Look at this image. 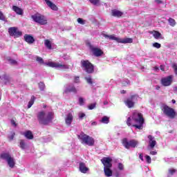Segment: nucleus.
<instances>
[{
	"mask_svg": "<svg viewBox=\"0 0 177 177\" xmlns=\"http://www.w3.org/2000/svg\"><path fill=\"white\" fill-rule=\"evenodd\" d=\"M139 158L141 159L142 161H143V154L142 153H140Z\"/></svg>",
	"mask_w": 177,
	"mask_h": 177,
	"instance_id": "5fc2aeb1",
	"label": "nucleus"
},
{
	"mask_svg": "<svg viewBox=\"0 0 177 177\" xmlns=\"http://www.w3.org/2000/svg\"><path fill=\"white\" fill-rule=\"evenodd\" d=\"M172 78H174V76L169 75L166 77H163L161 79V84L163 85V86H169L171 84H172Z\"/></svg>",
	"mask_w": 177,
	"mask_h": 177,
	"instance_id": "ddd939ff",
	"label": "nucleus"
},
{
	"mask_svg": "<svg viewBox=\"0 0 177 177\" xmlns=\"http://www.w3.org/2000/svg\"><path fill=\"white\" fill-rule=\"evenodd\" d=\"M14 138H15V133H12V134L10 136V140H13Z\"/></svg>",
	"mask_w": 177,
	"mask_h": 177,
	"instance_id": "864d4df0",
	"label": "nucleus"
},
{
	"mask_svg": "<svg viewBox=\"0 0 177 177\" xmlns=\"http://www.w3.org/2000/svg\"><path fill=\"white\" fill-rule=\"evenodd\" d=\"M39 88L40 89V91H44L45 89V84L42 82H40L39 83Z\"/></svg>",
	"mask_w": 177,
	"mask_h": 177,
	"instance_id": "e433bc0d",
	"label": "nucleus"
},
{
	"mask_svg": "<svg viewBox=\"0 0 177 177\" xmlns=\"http://www.w3.org/2000/svg\"><path fill=\"white\" fill-rule=\"evenodd\" d=\"M73 113H69L67 114L66 118L65 119L66 125H71V123L73 122Z\"/></svg>",
	"mask_w": 177,
	"mask_h": 177,
	"instance_id": "aec40b11",
	"label": "nucleus"
},
{
	"mask_svg": "<svg viewBox=\"0 0 177 177\" xmlns=\"http://www.w3.org/2000/svg\"><path fill=\"white\" fill-rule=\"evenodd\" d=\"M36 61L38 62L39 64H45L46 66V63L44 62V59L41 57H37Z\"/></svg>",
	"mask_w": 177,
	"mask_h": 177,
	"instance_id": "2f4dec72",
	"label": "nucleus"
},
{
	"mask_svg": "<svg viewBox=\"0 0 177 177\" xmlns=\"http://www.w3.org/2000/svg\"><path fill=\"white\" fill-rule=\"evenodd\" d=\"M77 137L84 145H87V146H93L95 145V139L84 132H81L80 135H77Z\"/></svg>",
	"mask_w": 177,
	"mask_h": 177,
	"instance_id": "39448f33",
	"label": "nucleus"
},
{
	"mask_svg": "<svg viewBox=\"0 0 177 177\" xmlns=\"http://www.w3.org/2000/svg\"><path fill=\"white\" fill-rule=\"evenodd\" d=\"M153 37L156 38V39H158V38H161V33H160L158 31H155Z\"/></svg>",
	"mask_w": 177,
	"mask_h": 177,
	"instance_id": "72a5a7b5",
	"label": "nucleus"
},
{
	"mask_svg": "<svg viewBox=\"0 0 177 177\" xmlns=\"http://www.w3.org/2000/svg\"><path fill=\"white\" fill-rule=\"evenodd\" d=\"M171 102H172L173 104H175V103H176V101L175 100H172Z\"/></svg>",
	"mask_w": 177,
	"mask_h": 177,
	"instance_id": "052dcab7",
	"label": "nucleus"
},
{
	"mask_svg": "<svg viewBox=\"0 0 177 177\" xmlns=\"http://www.w3.org/2000/svg\"><path fill=\"white\" fill-rule=\"evenodd\" d=\"M89 48L90 50L92 52L93 55L96 57H100V56H102V55H103V50L97 47L90 45Z\"/></svg>",
	"mask_w": 177,
	"mask_h": 177,
	"instance_id": "f8f14e48",
	"label": "nucleus"
},
{
	"mask_svg": "<svg viewBox=\"0 0 177 177\" xmlns=\"http://www.w3.org/2000/svg\"><path fill=\"white\" fill-rule=\"evenodd\" d=\"M132 122H134L135 124H133L132 127L136 128V129H142L143 124L145 122V119L143 118V115L142 113L135 111L133 113L131 116Z\"/></svg>",
	"mask_w": 177,
	"mask_h": 177,
	"instance_id": "f03ea898",
	"label": "nucleus"
},
{
	"mask_svg": "<svg viewBox=\"0 0 177 177\" xmlns=\"http://www.w3.org/2000/svg\"><path fill=\"white\" fill-rule=\"evenodd\" d=\"M44 45L48 48V49H52V43L48 39H46L44 41Z\"/></svg>",
	"mask_w": 177,
	"mask_h": 177,
	"instance_id": "bb28decb",
	"label": "nucleus"
},
{
	"mask_svg": "<svg viewBox=\"0 0 177 177\" xmlns=\"http://www.w3.org/2000/svg\"><path fill=\"white\" fill-rule=\"evenodd\" d=\"M45 2L47 3V1H49V0H44Z\"/></svg>",
	"mask_w": 177,
	"mask_h": 177,
	"instance_id": "774afa93",
	"label": "nucleus"
},
{
	"mask_svg": "<svg viewBox=\"0 0 177 177\" xmlns=\"http://www.w3.org/2000/svg\"><path fill=\"white\" fill-rule=\"evenodd\" d=\"M71 92H73V93H77V88H75L73 84H66L64 93H71Z\"/></svg>",
	"mask_w": 177,
	"mask_h": 177,
	"instance_id": "2eb2a0df",
	"label": "nucleus"
},
{
	"mask_svg": "<svg viewBox=\"0 0 177 177\" xmlns=\"http://www.w3.org/2000/svg\"><path fill=\"white\" fill-rule=\"evenodd\" d=\"M92 125H96V122H92Z\"/></svg>",
	"mask_w": 177,
	"mask_h": 177,
	"instance_id": "e2e57ef3",
	"label": "nucleus"
},
{
	"mask_svg": "<svg viewBox=\"0 0 177 177\" xmlns=\"http://www.w3.org/2000/svg\"><path fill=\"white\" fill-rule=\"evenodd\" d=\"M101 122L102 124H109L110 122V118L107 116H104L101 120Z\"/></svg>",
	"mask_w": 177,
	"mask_h": 177,
	"instance_id": "cd10ccee",
	"label": "nucleus"
},
{
	"mask_svg": "<svg viewBox=\"0 0 177 177\" xmlns=\"http://www.w3.org/2000/svg\"><path fill=\"white\" fill-rule=\"evenodd\" d=\"M79 169L82 174H86L89 171V168L86 167V165L84 162H80L79 164Z\"/></svg>",
	"mask_w": 177,
	"mask_h": 177,
	"instance_id": "a211bd4d",
	"label": "nucleus"
},
{
	"mask_svg": "<svg viewBox=\"0 0 177 177\" xmlns=\"http://www.w3.org/2000/svg\"><path fill=\"white\" fill-rule=\"evenodd\" d=\"M122 85H124V86H127V85H129V80H127L126 81L123 82Z\"/></svg>",
	"mask_w": 177,
	"mask_h": 177,
	"instance_id": "09e8293b",
	"label": "nucleus"
},
{
	"mask_svg": "<svg viewBox=\"0 0 177 177\" xmlns=\"http://www.w3.org/2000/svg\"><path fill=\"white\" fill-rule=\"evenodd\" d=\"M176 172V170L175 169H169V174H170V175H174V174H175Z\"/></svg>",
	"mask_w": 177,
	"mask_h": 177,
	"instance_id": "de8ad7c7",
	"label": "nucleus"
},
{
	"mask_svg": "<svg viewBox=\"0 0 177 177\" xmlns=\"http://www.w3.org/2000/svg\"><path fill=\"white\" fill-rule=\"evenodd\" d=\"M77 23H79V24H85V20L82 19V18H78L77 19Z\"/></svg>",
	"mask_w": 177,
	"mask_h": 177,
	"instance_id": "79ce46f5",
	"label": "nucleus"
},
{
	"mask_svg": "<svg viewBox=\"0 0 177 177\" xmlns=\"http://www.w3.org/2000/svg\"><path fill=\"white\" fill-rule=\"evenodd\" d=\"M8 62L10 63V64H12V66H15V64H17V61L15 59H12L10 58H8Z\"/></svg>",
	"mask_w": 177,
	"mask_h": 177,
	"instance_id": "473e14b6",
	"label": "nucleus"
},
{
	"mask_svg": "<svg viewBox=\"0 0 177 177\" xmlns=\"http://www.w3.org/2000/svg\"><path fill=\"white\" fill-rule=\"evenodd\" d=\"M133 39L132 38L120 39L119 44H132Z\"/></svg>",
	"mask_w": 177,
	"mask_h": 177,
	"instance_id": "4be33fe9",
	"label": "nucleus"
},
{
	"mask_svg": "<svg viewBox=\"0 0 177 177\" xmlns=\"http://www.w3.org/2000/svg\"><path fill=\"white\" fill-rule=\"evenodd\" d=\"M0 158H1L2 160H5L8 162L10 168H15V165H16V160H15V158L10 156V153H2L0 155Z\"/></svg>",
	"mask_w": 177,
	"mask_h": 177,
	"instance_id": "0eeeda50",
	"label": "nucleus"
},
{
	"mask_svg": "<svg viewBox=\"0 0 177 177\" xmlns=\"http://www.w3.org/2000/svg\"><path fill=\"white\" fill-rule=\"evenodd\" d=\"M150 154H151V156H156V154H157V151H151L150 152Z\"/></svg>",
	"mask_w": 177,
	"mask_h": 177,
	"instance_id": "603ef678",
	"label": "nucleus"
},
{
	"mask_svg": "<svg viewBox=\"0 0 177 177\" xmlns=\"http://www.w3.org/2000/svg\"><path fill=\"white\" fill-rule=\"evenodd\" d=\"M174 91H177V86L174 87Z\"/></svg>",
	"mask_w": 177,
	"mask_h": 177,
	"instance_id": "69168bd1",
	"label": "nucleus"
},
{
	"mask_svg": "<svg viewBox=\"0 0 177 177\" xmlns=\"http://www.w3.org/2000/svg\"><path fill=\"white\" fill-rule=\"evenodd\" d=\"M2 79L4 80L6 82H9V81H10V77H9L8 75H3L2 76Z\"/></svg>",
	"mask_w": 177,
	"mask_h": 177,
	"instance_id": "c9c22d12",
	"label": "nucleus"
},
{
	"mask_svg": "<svg viewBox=\"0 0 177 177\" xmlns=\"http://www.w3.org/2000/svg\"><path fill=\"white\" fill-rule=\"evenodd\" d=\"M168 22L169 24V26L171 27H175L176 26V21L173 18H169Z\"/></svg>",
	"mask_w": 177,
	"mask_h": 177,
	"instance_id": "a878e982",
	"label": "nucleus"
},
{
	"mask_svg": "<svg viewBox=\"0 0 177 177\" xmlns=\"http://www.w3.org/2000/svg\"><path fill=\"white\" fill-rule=\"evenodd\" d=\"M160 70H161L162 71H165V68H164V66L161 65V66H160Z\"/></svg>",
	"mask_w": 177,
	"mask_h": 177,
	"instance_id": "6e6d98bb",
	"label": "nucleus"
},
{
	"mask_svg": "<svg viewBox=\"0 0 177 177\" xmlns=\"http://www.w3.org/2000/svg\"><path fill=\"white\" fill-rule=\"evenodd\" d=\"M122 143L124 147H125V149H131V147H132L133 149H135V147H136V146L139 145V142L136 140H128L127 138H124L122 141Z\"/></svg>",
	"mask_w": 177,
	"mask_h": 177,
	"instance_id": "1a4fd4ad",
	"label": "nucleus"
},
{
	"mask_svg": "<svg viewBox=\"0 0 177 177\" xmlns=\"http://www.w3.org/2000/svg\"><path fill=\"white\" fill-rule=\"evenodd\" d=\"M84 117H85V113H79V118L82 120V118H84Z\"/></svg>",
	"mask_w": 177,
	"mask_h": 177,
	"instance_id": "8fccbe9b",
	"label": "nucleus"
},
{
	"mask_svg": "<svg viewBox=\"0 0 177 177\" xmlns=\"http://www.w3.org/2000/svg\"><path fill=\"white\" fill-rule=\"evenodd\" d=\"M32 19L35 21V23H38L39 24H41V26H45V24H48V19H46V17L36 14L34 15H32Z\"/></svg>",
	"mask_w": 177,
	"mask_h": 177,
	"instance_id": "6e6552de",
	"label": "nucleus"
},
{
	"mask_svg": "<svg viewBox=\"0 0 177 177\" xmlns=\"http://www.w3.org/2000/svg\"><path fill=\"white\" fill-rule=\"evenodd\" d=\"M115 177H120V173L118 171H117L115 174Z\"/></svg>",
	"mask_w": 177,
	"mask_h": 177,
	"instance_id": "bf43d9fd",
	"label": "nucleus"
},
{
	"mask_svg": "<svg viewBox=\"0 0 177 177\" xmlns=\"http://www.w3.org/2000/svg\"><path fill=\"white\" fill-rule=\"evenodd\" d=\"M84 80H86V82L88 83L89 85H92V84H93L91 76L84 77Z\"/></svg>",
	"mask_w": 177,
	"mask_h": 177,
	"instance_id": "f704fd0d",
	"label": "nucleus"
},
{
	"mask_svg": "<svg viewBox=\"0 0 177 177\" xmlns=\"http://www.w3.org/2000/svg\"><path fill=\"white\" fill-rule=\"evenodd\" d=\"M0 20H2L3 21H8V20L6 19V17H5V15H3V13H2V12L0 11Z\"/></svg>",
	"mask_w": 177,
	"mask_h": 177,
	"instance_id": "4c0bfd02",
	"label": "nucleus"
},
{
	"mask_svg": "<svg viewBox=\"0 0 177 177\" xmlns=\"http://www.w3.org/2000/svg\"><path fill=\"white\" fill-rule=\"evenodd\" d=\"M35 100V97L32 95L31 97V100L29 101L28 104V109H30V107L34 104V100Z\"/></svg>",
	"mask_w": 177,
	"mask_h": 177,
	"instance_id": "c756f323",
	"label": "nucleus"
},
{
	"mask_svg": "<svg viewBox=\"0 0 177 177\" xmlns=\"http://www.w3.org/2000/svg\"><path fill=\"white\" fill-rule=\"evenodd\" d=\"M111 161H113V159L109 157H104L102 159H101V162L104 165V172L105 174V176H113V171L111 169V168L113 167Z\"/></svg>",
	"mask_w": 177,
	"mask_h": 177,
	"instance_id": "7ed1b4c3",
	"label": "nucleus"
},
{
	"mask_svg": "<svg viewBox=\"0 0 177 177\" xmlns=\"http://www.w3.org/2000/svg\"><path fill=\"white\" fill-rule=\"evenodd\" d=\"M153 48H156L157 49H160L161 48V44L160 43L156 42L153 44Z\"/></svg>",
	"mask_w": 177,
	"mask_h": 177,
	"instance_id": "ea45409f",
	"label": "nucleus"
},
{
	"mask_svg": "<svg viewBox=\"0 0 177 177\" xmlns=\"http://www.w3.org/2000/svg\"><path fill=\"white\" fill-rule=\"evenodd\" d=\"M96 108V102L91 104L88 106V110H93V109Z\"/></svg>",
	"mask_w": 177,
	"mask_h": 177,
	"instance_id": "58836bf2",
	"label": "nucleus"
},
{
	"mask_svg": "<svg viewBox=\"0 0 177 177\" xmlns=\"http://www.w3.org/2000/svg\"><path fill=\"white\" fill-rule=\"evenodd\" d=\"M173 68L174 70V73L176 75H177V64H173Z\"/></svg>",
	"mask_w": 177,
	"mask_h": 177,
	"instance_id": "49530a36",
	"label": "nucleus"
},
{
	"mask_svg": "<svg viewBox=\"0 0 177 177\" xmlns=\"http://www.w3.org/2000/svg\"><path fill=\"white\" fill-rule=\"evenodd\" d=\"M54 113L53 112L45 113V111L39 112L37 114V120L39 123L43 125H48L50 122H52L53 120Z\"/></svg>",
	"mask_w": 177,
	"mask_h": 177,
	"instance_id": "f257e3e1",
	"label": "nucleus"
},
{
	"mask_svg": "<svg viewBox=\"0 0 177 177\" xmlns=\"http://www.w3.org/2000/svg\"><path fill=\"white\" fill-rule=\"evenodd\" d=\"M24 39L27 44H29V45H32V44L35 42V39H34V37H32L31 35L26 34L24 36Z\"/></svg>",
	"mask_w": 177,
	"mask_h": 177,
	"instance_id": "f3484780",
	"label": "nucleus"
},
{
	"mask_svg": "<svg viewBox=\"0 0 177 177\" xmlns=\"http://www.w3.org/2000/svg\"><path fill=\"white\" fill-rule=\"evenodd\" d=\"M89 2L94 5L95 6H100V0H88Z\"/></svg>",
	"mask_w": 177,
	"mask_h": 177,
	"instance_id": "c85d7f7f",
	"label": "nucleus"
},
{
	"mask_svg": "<svg viewBox=\"0 0 177 177\" xmlns=\"http://www.w3.org/2000/svg\"><path fill=\"white\" fill-rule=\"evenodd\" d=\"M19 147L22 149V150H24L26 147V142H24V140H21L19 142Z\"/></svg>",
	"mask_w": 177,
	"mask_h": 177,
	"instance_id": "7c9ffc66",
	"label": "nucleus"
},
{
	"mask_svg": "<svg viewBox=\"0 0 177 177\" xmlns=\"http://www.w3.org/2000/svg\"><path fill=\"white\" fill-rule=\"evenodd\" d=\"M131 121H132L131 118L130 117L128 118L127 120V124L128 125V127H131V125H132V123H131Z\"/></svg>",
	"mask_w": 177,
	"mask_h": 177,
	"instance_id": "a18cd8bd",
	"label": "nucleus"
},
{
	"mask_svg": "<svg viewBox=\"0 0 177 177\" xmlns=\"http://www.w3.org/2000/svg\"><path fill=\"white\" fill-rule=\"evenodd\" d=\"M8 32L10 37H14V38H19L23 35V32L19 30L16 27L9 28Z\"/></svg>",
	"mask_w": 177,
	"mask_h": 177,
	"instance_id": "9b49d317",
	"label": "nucleus"
},
{
	"mask_svg": "<svg viewBox=\"0 0 177 177\" xmlns=\"http://www.w3.org/2000/svg\"><path fill=\"white\" fill-rule=\"evenodd\" d=\"M46 5H48L52 10H57V6L52 3V1H47Z\"/></svg>",
	"mask_w": 177,
	"mask_h": 177,
	"instance_id": "393cba45",
	"label": "nucleus"
},
{
	"mask_svg": "<svg viewBox=\"0 0 177 177\" xmlns=\"http://www.w3.org/2000/svg\"><path fill=\"white\" fill-rule=\"evenodd\" d=\"M24 135L26 139H34V135H32V132H31V131H28L25 132Z\"/></svg>",
	"mask_w": 177,
	"mask_h": 177,
	"instance_id": "5701e85b",
	"label": "nucleus"
},
{
	"mask_svg": "<svg viewBox=\"0 0 177 177\" xmlns=\"http://www.w3.org/2000/svg\"><path fill=\"white\" fill-rule=\"evenodd\" d=\"M81 67L87 73V74H93V73H95V66L89 60H84L82 59L80 62Z\"/></svg>",
	"mask_w": 177,
	"mask_h": 177,
	"instance_id": "20e7f679",
	"label": "nucleus"
},
{
	"mask_svg": "<svg viewBox=\"0 0 177 177\" xmlns=\"http://www.w3.org/2000/svg\"><path fill=\"white\" fill-rule=\"evenodd\" d=\"M160 109L163 112V114L169 118L174 119L176 117V111H175V109L168 106L167 104H162Z\"/></svg>",
	"mask_w": 177,
	"mask_h": 177,
	"instance_id": "423d86ee",
	"label": "nucleus"
},
{
	"mask_svg": "<svg viewBox=\"0 0 177 177\" xmlns=\"http://www.w3.org/2000/svg\"><path fill=\"white\" fill-rule=\"evenodd\" d=\"M153 70H154V71H158L160 70V68H158V66H155V67H153Z\"/></svg>",
	"mask_w": 177,
	"mask_h": 177,
	"instance_id": "4d7b16f0",
	"label": "nucleus"
},
{
	"mask_svg": "<svg viewBox=\"0 0 177 177\" xmlns=\"http://www.w3.org/2000/svg\"><path fill=\"white\" fill-rule=\"evenodd\" d=\"M124 15V12L118 10H111V15L113 16V17H121Z\"/></svg>",
	"mask_w": 177,
	"mask_h": 177,
	"instance_id": "6ab92c4d",
	"label": "nucleus"
},
{
	"mask_svg": "<svg viewBox=\"0 0 177 177\" xmlns=\"http://www.w3.org/2000/svg\"><path fill=\"white\" fill-rule=\"evenodd\" d=\"M121 93H125V91H124V90L122 91H121Z\"/></svg>",
	"mask_w": 177,
	"mask_h": 177,
	"instance_id": "0e129e2a",
	"label": "nucleus"
},
{
	"mask_svg": "<svg viewBox=\"0 0 177 177\" xmlns=\"http://www.w3.org/2000/svg\"><path fill=\"white\" fill-rule=\"evenodd\" d=\"M75 82L77 84L80 82V77H75Z\"/></svg>",
	"mask_w": 177,
	"mask_h": 177,
	"instance_id": "3c124183",
	"label": "nucleus"
},
{
	"mask_svg": "<svg viewBox=\"0 0 177 177\" xmlns=\"http://www.w3.org/2000/svg\"><path fill=\"white\" fill-rule=\"evenodd\" d=\"M155 2H156V3H162V1L161 0H155Z\"/></svg>",
	"mask_w": 177,
	"mask_h": 177,
	"instance_id": "13d9d810",
	"label": "nucleus"
},
{
	"mask_svg": "<svg viewBox=\"0 0 177 177\" xmlns=\"http://www.w3.org/2000/svg\"><path fill=\"white\" fill-rule=\"evenodd\" d=\"M145 158L148 164H151V158L149 156H145Z\"/></svg>",
	"mask_w": 177,
	"mask_h": 177,
	"instance_id": "a19ab883",
	"label": "nucleus"
},
{
	"mask_svg": "<svg viewBox=\"0 0 177 177\" xmlns=\"http://www.w3.org/2000/svg\"><path fill=\"white\" fill-rule=\"evenodd\" d=\"M149 139V147L150 149H154L156 147V145H157V141H156V138L151 135L148 136Z\"/></svg>",
	"mask_w": 177,
	"mask_h": 177,
	"instance_id": "dca6fc26",
	"label": "nucleus"
},
{
	"mask_svg": "<svg viewBox=\"0 0 177 177\" xmlns=\"http://www.w3.org/2000/svg\"><path fill=\"white\" fill-rule=\"evenodd\" d=\"M84 99L82 98V97H79V104L80 106H84Z\"/></svg>",
	"mask_w": 177,
	"mask_h": 177,
	"instance_id": "37998d69",
	"label": "nucleus"
},
{
	"mask_svg": "<svg viewBox=\"0 0 177 177\" xmlns=\"http://www.w3.org/2000/svg\"><path fill=\"white\" fill-rule=\"evenodd\" d=\"M46 64V66H48V67L58 68L59 70H68V68H70L68 65L62 64L56 62H47Z\"/></svg>",
	"mask_w": 177,
	"mask_h": 177,
	"instance_id": "9d476101",
	"label": "nucleus"
},
{
	"mask_svg": "<svg viewBox=\"0 0 177 177\" xmlns=\"http://www.w3.org/2000/svg\"><path fill=\"white\" fill-rule=\"evenodd\" d=\"M103 35L104 38H109V39H111L112 41H116V42H118L120 44V41L121 39L119 37H115L114 35H109L104 34Z\"/></svg>",
	"mask_w": 177,
	"mask_h": 177,
	"instance_id": "412c9836",
	"label": "nucleus"
},
{
	"mask_svg": "<svg viewBox=\"0 0 177 177\" xmlns=\"http://www.w3.org/2000/svg\"><path fill=\"white\" fill-rule=\"evenodd\" d=\"M104 104L106 105V104H109V102L107 101H104Z\"/></svg>",
	"mask_w": 177,
	"mask_h": 177,
	"instance_id": "680f3d73",
	"label": "nucleus"
},
{
	"mask_svg": "<svg viewBox=\"0 0 177 177\" xmlns=\"http://www.w3.org/2000/svg\"><path fill=\"white\" fill-rule=\"evenodd\" d=\"M12 10H14V12H16L17 15H23V10L16 6H12Z\"/></svg>",
	"mask_w": 177,
	"mask_h": 177,
	"instance_id": "b1692460",
	"label": "nucleus"
},
{
	"mask_svg": "<svg viewBox=\"0 0 177 177\" xmlns=\"http://www.w3.org/2000/svg\"><path fill=\"white\" fill-rule=\"evenodd\" d=\"M156 89H158V90L160 89V86H158L156 87Z\"/></svg>",
	"mask_w": 177,
	"mask_h": 177,
	"instance_id": "338daca9",
	"label": "nucleus"
},
{
	"mask_svg": "<svg viewBox=\"0 0 177 177\" xmlns=\"http://www.w3.org/2000/svg\"><path fill=\"white\" fill-rule=\"evenodd\" d=\"M139 96L138 95H134L131 96V99H128L126 101V104L129 109H132L133 106H135V102H133L132 100H138V98Z\"/></svg>",
	"mask_w": 177,
	"mask_h": 177,
	"instance_id": "4468645a",
	"label": "nucleus"
},
{
	"mask_svg": "<svg viewBox=\"0 0 177 177\" xmlns=\"http://www.w3.org/2000/svg\"><path fill=\"white\" fill-rule=\"evenodd\" d=\"M118 168L120 171H122L124 169V165L122 163H118Z\"/></svg>",
	"mask_w": 177,
	"mask_h": 177,
	"instance_id": "c03bdc74",
	"label": "nucleus"
}]
</instances>
